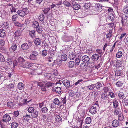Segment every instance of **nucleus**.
Segmentation results:
<instances>
[{
  "mask_svg": "<svg viewBox=\"0 0 128 128\" xmlns=\"http://www.w3.org/2000/svg\"><path fill=\"white\" fill-rule=\"evenodd\" d=\"M45 17L46 16L44 14H40L38 17V19L40 22H42L44 21Z\"/></svg>",
  "mask_w": 128,
  "mask_h": 128,
  "instance_id": "393cba45",
  "label": "nucleus"
},
{
  "mask_svg": "<svg viewBox=\"0 0 128 128\" xmlns=\"http://www.w3.org/2000/svg\"><path fill=\"white\" fill-rule=\"evenodd\" d=\"M63 3L67 7H69L71 5V4L69 2L66 1H64Z\"/></svg>",
  "mask_w": 128,
  "mask_h": 128,
  "instance_id": "bf43d9fd",
  "label": "nucleus"
},
{
  "mask_svg": "<svg viewBox=\"0 0 128 128\" xmlns=\"http://www.w3.org/2000/svg\"><path fill=\"white\" fill-rule=\"evenodd\" d=\"M50 8H46L43 10L45 14H46L50 12Z\"/></svg>",
  "mask_w": 128,
  "mask_h": 128,
  "instance_id": "052dcab7",
  "label": "nucleus"
},
{
  "mask_svg": "<svg viewBox=\"0 0 128 128\" xmlns=\"http://www.w3.org/2000/svg\"><path fill=\"white\" fill-rule=\"evenodd\" d=\"M48 54L47 51L45 50H44L42 52V55L44 56H46Z\"/></svg>",
  "mask_w": 128,
  "mask_h": 128,
  "instance_id": "774afa93",
  "label": "nucleus"
},
{
  "mask_svg": "<svg viewBox=\"0 0 128 128\" xmlns=\"http://www.w3.org/2000/svg\"><path fill=\"white\" fill-rule=\"evenodd\" d=\"M126 35V34L125 33H123L121 35L120 39L121 40H123L125 38Z\"/></svg>",
  "mask_w": 128,
  "mask_h": 128,
  "instance_id": "0e129e2a",
  "label": "nucleus"
},
{
  "mask_svg": "<svg viewBox=\"0 0 128 128\" xmlns=\"http://www.w3.org/2000/svg\"><path fill=\"white\" fill-rule=\"evenodd\" d=\"M44 76L48 80H51L52 79V76L51 74H46L44 75Z\"/></svg>",
  "mask_w": 128,
  "mask_h": 128,
  "instance_id": "72a5a7b5",
  "label": "nucleus"
},
{
  "mask_svg": "<svg viewBox=\"0 0 128 128\" xmlns=\"http://www.w3.org/2000/svg\"><path fill=\"white\" fill-rule=\"evenodd\" d=\"M118 120L120 121H122L124 118V116L122 114H120L118 116Z\"/></svg>",
  "mask_w": 128,
  "mask_h": 128,
  "instance_id": "680f3d73",
  "label": "nucleus"
},
{
  "mask_svg": "<svg viewBox=\"0 0 128 128\" xmlns=\"http://www.w3.org/2000/svg\"><path fill=\"white\" fill-rule=\"evenodd\" d=\"M17 46L15 42H14L10 48V50L11 51L14 52L17 49Z\"/></svg>",
  "mask_w": 128,
  "mask_h": 128,
  "instance_id": "f8f14e48",
  "label": "nucleus"
},
{
  "mask_svg": "<svg viewBox=\"0 0 128 128\" xmlns=\"http://www.w3.org/2000/svg\"><path fill=\"white\" fill-rule=\"evenodd\" d=\"M39 105L42 112L44 113H47L49 109L52 108V106L48 102L46 101L40 103Z\"/></svg>",
  "mask_w": 128,
  "mask_h": 128,
  "instance_id": "f257e3e1",
  "label": "nucleus"
},
{
  "mask_svg": "<svg viewBox=\"0 0 128 128\" xmlns=\"http://www.w3.org/2000/svg\"><path fill=\"white\" fill-rule=\"evenodd\" d=\"M8 24V22H4L2 24L1 27L5 29H8L9 28Z\"/></svg>",
  "mask_w": 128,
  "mask_h": 128,
  "instance_id": "4be33fe9",
  "label": "nucleus"
},
{
  "mask_svg": "<svg viewBox=\"0 0 128 128\" xmlns=\"http://www.w3.org/2000/svg\"><path fill=\"white\" fill-rule=\"evenodd\" d=\"M114 18L115 16L112 14L110 15L108 17V19L112 21H113L114 20Z\"/></svg>",
  "mask_w": 128,
  "mask_h": 128,
  "instance_id": "ea45409f",
  "label": "nucleus"
},
{
  "mask_svg": "<svg viewBox=\"0 0 128 128\" xmlns=\"http://www.w3.org/2000/svg\"><path fill=\"white\" fill-rule=\"evenodd\" d=\"M36 31L39 33H41L43 31V28L39 26L36 28Z\"/></svg>",
  "mask_w": 128,
  "mask_h": 128,
  "instance_id": "c9c22d12",
  "label": "nucleus"
},
{
  "mask_svg": "<svg viewBox=\"0 0 128 128\" xmlns=\"http://www.w3.org/2000/svg\"><path fill=\"white\" fill-rule=\"evenodd\" d=\"M123 85L122 82V81H118L116 84V85L118 87H122Z\"/></svg>",
  "mask_w": 128,
  "mask_h": 128,
  "instance_id": "de8ad7c7",
  "label": "nucleus"
},
{
  "mask_svg": "<svg viewBox=\"0 0 128 128\" xmlns=\"http://www.w3.org/2000/svg\"><path fill=\"white\" fill-rule=\"evenodd\" d=\"M86 123L87 124H90L92 122V119L90 117H88L86 120Z\"/></svg>",
  "mask_w": 128,
  "mask_h": 128,
  "instance_id": "c03bdc74",
  "label": "nucleus"
},
{
  "mask_svg": "<svg viewBox=\"0 0 128 128\" xmlns=\"http://www.w3.org/2000/svg\"><path fill=\"white\" fill-rule=\"evenodd\" d=\"M6 36L5 31L3 29H0V36L1 38H4Z\"/></svg>",
  "mask_w": 128,
  "mask_h": 128,
  "instance_id": "f3484780",
  "label": "nucleus"
},
{
  "mask_svg": "<svg viewBox=\"0 0 128 128\" xmlns=\"http://www.w3.org/2000/svg\"><path fill=\"white\" fill-rule=\"evenodd\" d=\"M24 100V103L23 104H20L22 106H23L25 104H27L28 105L30 106V104L29 103L31 102V100H29L28 101H27V99H24L23 100Z\"/></svg>",
  "mask_w": 128,
  "mask_h": 128,
  "instance_id": "f704fd0d",
  "label": "nucleus"
},
{
  "mask_svg": "<svg viewBox=\"0 0 128 128\" xmlns=\"http://www.w3.org/2000/svg\"><path fill=\"white\" fill-rule=\"evenodd\" d=\"M18 14L14 15L12 16V20L13 22H15L18 19Z\"/></svg>",
  "mask_w": 128,
  "mask_h": 128,
  "instance_id": "a18cd8bd",
  "label": "nucleus"
},
{
  "mask_svg": "<svg viewBox=\"0 0 128 128\" xmlns=\"http://www.w3.org/2000/svg\"><path fill=\"white\" fill-rule=\"evenodd\" d=\"M122 52L121 51L118 52L116 54V57L118 58H120L122 57Z\"/></svg>",
  "mask_w": 128,
  "mask_h": 128,
  "instance_id": "37998d69",
  "label": "nucleus"
},
{
  "mask_svg": "<svg viewBox=\"0 0 128 128\" xmlns=\"http://www.w3.org/2000/svg\"><path fill=\"white\" fill-rule=\"evenodd\" d=\"M94 84L95 86V87L98 90L100 89L102 87V84L100 82H98Z\"/></svg>",
  "mask_w": 128,
  "mask_h": 128,
  "instance_id": "c756f323",
  "label": "nucleus"
},
{
  "mask_svg": "<svg viewBox=\"0 0 128 128\" xmlns=\"http://www.w3.org/2000/svg\"><path fill=\"white\" fill-rule=\"evenodd\" d=\"M26 8H23L21 10H18L17 12L20 16L24 17L26 15Z\"/></svg>",
  "mask_w": 128,
  "mask_h": 128,
  "instance_id": "20e7f679",
  "label": "nucleus"
},
{
  "mask_svg": "<svg viewBox=\"0 0 128 128\" xmlns=\"http://www.w3.org/2000/svg\"><path fill=\"white\" fill-rule=\"evenodd\" d=\"M80 62V60L79 58H77L76 59V66L78 65Z\"/></svg>",
  "mask_w": 128,
  "mask_h": 128,
  "instance_id": "e2e57ef3",
  "label": "nucleus"
},
{
  "mask_svg": "<svg viewBox=\"0 0 128 128\" xmlns=\"http://www.w3.org/2000/svg\"><path fill=\"white\" fill-rule=\"evenodd\" d=\"M48 61L50 62H52V64L54 63L55 62V60H53V58L50 57H49L48 58Z\"/></svg>",
  "mask_w": 128,
  "mask_h": 128,
  "instance_id": "69168bd1",
  "label": "nucleus"
},
{
  "mask_svg": "<svg viewBox=\"0 0 128 128\" xmlns=\"http://www.w3.org/2000/svg\"><path fill=\"white\" fill-rule=\"evenodd\" d=\"M100 56L97 54H95L93 55L92 56V59L94 62L97 61L99 59Z\"/></svg>",
  "mask_w": 128,
  "mask_h": 128,
  "instance_id": "ddd939ff",
  "label": "nucleus"
},
{
  "mask_svg": "<svg viewBox=\"0 0 128 128\" xmlns=\"http://www.w3.org/2000/svg\"><path fill=\"white\" fill-rule=\"evenodd\" d=\"M95 105L96 106L95 107H92L90 110L89 111L92 114H95L96 111V107H97V106L98 107V105L97 104H95Z\"/></svg>",
  "mask_w": 128,
  "mask_h": 128,
  "instance_id": "1a4fd4ad",
  "label": "nucleus"
},
{
  "mask_svg": "<svg viewBox=\"0 0 128 128\" xmlns=\"http://www.w3.org/2000/svg\"><path fill=\"white\" fill-rule=\"evenodd\" d=\"M80 5L78 4H75L73 6V8L74 10H78L80 8Z\"/></svg>",
  "mask_w": 128,
  "mask_h": 128,
  "instance_id": "4c0bfd02",
  "label": "nucleus"
},
{
  "mask_svg": "<svg viewBox=\"0 0 128 128\" xmlns=\"http://www.w3.org/2000/svg\"><path fill=\"white\" fill-rule=\"evenodd\" d=\"M33 113L32 114V116L33 118H37L38 115V112L36 111H34Z\"/></svg>",
  "mask_w": 128,
  "mask_h": 128,
  "instance_id": "2f4dec72",
  "label": "nucleus"
},
{
  "mask_svg": "<svg viewBox=\"0 0 128 128\" xmlns=\"http://www.w3.org/2000/svg\"><path fill=\"white\" fill-rule=\"evenodd\" d=\"M18 124L17 123L13 122L12 124L11 127L12 128H17Z\"/></svg>",
  "mask_w": 128,
  "mask_h": 128,
  "instance_id": "a19ab883",
  "label": "nucleus"
},
{
  "mask_svg": "<svg viewBox=\"0 0 128 128\" xmlns=\"http://www.w3.org/2000/svg\"><path fill=\"white\" fill-rule=\"evenodd\" d=\"M11 119V118L8 115L6 114L3 116V121L4 122H7L10 120Z\"/></svg>",
  "mask_w": 128,
  "mask_h": 128,
  "instance_id": "6e6552de",
  "label": "nucleus"
},
{
  "mask_svg": "<svg viewBox=\"0 0 128 128\" xmlns=\"http://www.w3.org/2000/svg\"><path fill=\"white\" fill-rule=\"evenodd\" d=\"M62 40L65 42H70L73 40V38L72 36H68L67 34H64L62 38Z\"/></svg>",
  "mask_w": 128,
  "mask_h": 128,
  "instance_id": "7ed1b4c3",
  "label": "nucleus"
},
{
  "mask_svg": "<svg viewBox=\"0 0 128 128\" xmlns=\"http://www.w3.org/2000/svg\"><path fill=\"white\" fill-rule=\"evenodd\" d=\"M86 87L90 90H94L95 88V86L94 84H92L87 86Z\"/></svg>",
  "mask_w": 128,
  "mask_h": 128,
  "instance_id": "e433bc0d",
  "label": "nucleus"
},
{
  "mask_svg": "<svg viewBox=\"0 0 128 128\" xmlns=\"http://www.w3.org/2000/svg\"><path fill=\"white\" fill-rule=\"evenodd\" d=\"M41 42V40L38 38H36L34 40V42L37 46L40 44Z\"/></svg>",
  "mask_w": 128,
  "mask_h": 128,
  "instance_id": "aec40b11",
  "label": "nucleus"
},
{
  "mask_svg": "<svg viewBox=\"0 0 128 128\" xmlns=\"http://www.w3.org/2000/svg\"><path fill=\"white\" fill-rule=\"evenodd\" d=\"M118 96L121 99H123L125 97V96L123 92H118Z\"/></svg>",
  "mask_w": 128,
  "mask_h": 128,
  "instance_id": "cd10ccee",
  "label": "nucleus"
},
{
  "mask_svg": "<svg viewBox=\"0 0 128 128\" xmlns=\"http://www.w3.org/2000/svg\"><path fill=\"white\" fill-rule=\"evenodd\" d=\"M119 124L118 121L116 120H114L112 122V125L113 126L115 127H118Z\"/></svg>",
  "mask_w": 128,
  "mask_h": 128,
  "instance_id": "6ab92c4d",
  "label": "nucleus"
},
{
  "mask_svg": "<svg viewBox=\"0 0 128 128\" xmlns=\"http://www.w3.org/2000/svg\"><path fill=\"white\" fill-rule=\"evenodd\" d=\"M101 98L103 100H105L107 98V96L106 94H103L102 95Z\"/></svg>",
  "mask_w": 128,
  "mask_h": 128,
  "instance_id": "4d7b16f0",
  "label": "nucleus"
},
{
  "mask_svg": "<svg viewBox=\"0 0 128 128\" xmlns=\"http://www.w3.org/2000/svg\"><path fill=\"white\" fill-rule=\"evenodd\" d=\"M62 2H59L58 3H53L52 5L50 6L51 8H54V7H57V6L61 5L62 4Z\"/></svg>",
  "mask_w": 128,
  "mask_h": 128,
  "instance_id": "2eb2a0df",
  "label": "nucleus"
},
{
  "mask_svg": "<svg viewBox=\"0 0 128 128\" xmlns=\"http://www.w3.org/2000/svg\"><path fill=\"white\" fill-rule=\"evenodd\" d=\"M8 24V22H4L2 24L1 27L5 29H8L9 28Z\"/></svg>",
  "mask_w": 128,
  "mask_h": 128,
  "instance_id": "5701e85b",
  "label": "nucleus"
},
{
  "mask_svg": "<svg viewBox=\"0 0 128 128\" xmlns=\"http://www.w3.org/2000/svg\"><path fill=\"white\" fill-rule=\"evenodd\" d=\"M4 40L0 39V46H4L5 44Z\"/></svg>",
  "mask_w": 128,
  "mask_h": 128,
  "instance_id": "338daca9",
  "label": "nucleus"
},
{
  "mask_svg": "<svg viewBox=\"0 0 128 128\" xmlns=\"http://www.w3.org/2000/svg\"><path fill=\"white\" fill-rule=\"evenodd\" d=\"M54 84L52 83L51 82H49L45 84V86L46 88H48L52 86Z\"/></svg>",
  "mask_w": 128,
  "mask_h": 128,
  "instance_id": "58836bf2",
  "label": "nucleus"
},
{
  "mask_svg": "<svg viewBox=\"0 0 128 128\" xmlns=\"http://www.w3.org/2000/svg\"><path fill=\"white\" fill-rule=\"evenodd\" d=\"M68 66L70 68H72L74 66L75 63L74 61H70L68 64Z\"/></svg>",
  "mask_w": 128,
  "mask_h": 128,
  "instance_id": "b1692460",
  "label": "nucleus"
},
{
  "mask_svg": "<svg viewBox=\"0 0 128 128\" xmlns=\"http://www.w3.org/2000/svg\"><path fill=\"white\" fill-rule=\"evenodd\" d=\"M24 118L28 122L31 118V117L30 115H28L27 114L24 116Z\"/></svg>",
  "mask_w": 128,
  "mask_h": 128,
  "instance_id": "3c124183",
  "label": "nucleus"
},
{
  "mask_svg": "<svg viewBox=\"0 0 128 128\" xmlns=\"http://www.w3.org/2000/svg\"><path fill=\"white\" fill-rule=\"evenodd\" d=\"M30 59L32 60H36L37 59L36 56L33 54H31L30 55Z\"/></svg>",
  "mask_w": 128,
  "mask_h": 128,
  "instance_id": "864d4df0",
  "label": "nucleus"
},
{
  "mask_svg": "<svg viewBox=\"0 0 128 128\" xmlns=\"http://www.w3.org/2000/svg\"><path fill=\"white\" fill-rule=\"evenodd\" d=\"M76 57V56L74 53H71L69 54L68 58L71 60H73Z\"/></svg>",
  "mask_w": 128,
  "mask_h": 128,
  "instance_id": "a211bd4d",
  "label": "nucleus"
},
{
  "mask_svg": "<svg viewBox=\"0 0 128 128\" xmlns=\"http://www.w3.org/2000/svg\"><path fill=\"white\" fill-rule=\"evenodd\" d=\"M82 59L83 62L87 63L89 62L90 58L88 56H84L82 57Z\"/></svg>",
  "mask_w": 128,
  "mask_h": 128,
  "instance_id": "4468645a",
  "label": "nucleus"
},
{
  "mask_svg": "<svg viewBox=\"0 0 128 128\" xmlns=\"http://www.w3.org/2000/svg\"><path fill=\"white\" fill-rule=\"evenodd\" d=\"M14 24L16 26L18 27H22L23 26L24 24H20V23L18 22H15Z\"/></svg>",
  "mask_w": 128,
  "mask_h": 128,
  "instance_id": "6e6d98bb",
  "label": "nucleus"
},
{
  "mask_svg": "<svg viewBox=\"0 0 128 128\" xmlns=\"http://www.w3.org/2000/svg\"><path fill=\"white\" fill-rule=\"evenodd\" d=\"M66 96L64 97V98H62L61 101L60 102V105H63L66 103Z\"/></svg>",
  "mask_w": 128,
  "mask_h": 128,
  "instance_id": "a878e982",
  "label": "nucleus"
},
{
  "mask_svg": "<svg viewBox=\"0 0 128 128\" xmlns=\"http://www.w3.org/2000/svg\"><path fill=\"white\" fill-rule=\"evenodd\" d=\"M112 30H110L108 34L106 35L107 38L110 40L112 36Z\"/></svg>",
  "mask_w": 128,
  "mask_h": 128,
  "instance_id": "09e8293b",
  "label": "nucleus"
},
{
  "mask_svg": "<svg viewBox=\"0 0 128 128\" xmlns=\"http://www.w3.org/2000/svg\"><path fill=\"white\" fill-rule=\"evenodd\" d=\"M122 102L124 105L125 106H127L128 105V100L126 98L123 100Z\"/></svg>",
  "mask_w": 128,
  "mask_h": 128,
  "instance_id": "49530a36",
  "label": "nucleus"
},
{
  "mask_svg": "<svg viewBox=\"0 0 128 128\" xmlns=\"http://www.w3.org/2000/svg\"><path fill=\"white\" fill-rule=\"evenodd\" d=\"M62 118L60 116H57L55 118V124H58V125H60L62 122Z\"/></svg>",
  "mask_w": 128,
  "mask_h": 128,
  "instance_id": "0eeeda50",
  "label": "nucleus"
},
{
  "mask_svg": "<svg viewBox=\"0 0 128 128\" xmlns=\"http://www.w3.org/2000/svg\"><path fill=\"white\" fill-rule=\"evenodd\" d=\"M32 25L33 27L36 28L39 26L38 22L36 21H34L33 22L32 24Z\"/></svg>",
  "mask_w": 128,
  "mask_h": 128,
  "instance_id": "7c9ffc66",
  "label": "nucleus"
},
{
  "mask_svg": "<svg viewBox=\"0 0 128 128\" xmlns=\"http://www.w3.org/2000/svg\"><path fill=\"white\" fill-rule=\"evenodd\" d=\"M123 12L124 13L126 14V15L125 17L122 18V23L123 24V26H124L126 24V22H128V7L127 6L125 7L124 8Z\"/></svg>",
  "mask_w": 128,
  "mask_h": 128,
  "instance_id": "f03ea898",
  "label": "nucleus"
},
{
  "mask_svg": "<svg viewBox=\"0 0 128 128\" xmlns=\"http://www.w3.org/2000/svg\"><path fill=\"white\" fill-rule=\"evenodd\" d=\"M36 32L35 31L33 30L30 31L29 33L30 36L32 38H35V34Z\"/></svg>",
  "mask_w": 128,
  "mask_h": 128,
  "instance_id": "bb28decb",
  "label": "nucleus"
},
{
  "mask_svg": "<svg viewBox=\"0 0 128 128\" xmlns=\"http://www.w3.org/2000/svg\"><path fill=\"white\" fill-rule=\"evenodd\" d=\"M24 59L23 58H19L18 59V62H17V63L19 64V65L21 66V65L24 64L23 62H24Z\"/></svg>",
  "mask_w": 128,
  "mask_h": 128,
  "instance_id": "dca6fc26",
  "label": "nucleus"
},
{
  "mask_svg": "<svg viewBox=\"0 0 128 128\" xmlns=\"http://www.w3.org/2000/svg\"><path fill=\"white\" fill-rule=\"evenodd\" d=\"M62 83L67 88H68L70 86V82L66 80H64Z\"/></svg>",
  "mask_w": 128,
  "mask_h": 128,
  "instance_id": "9b49d317",
  "label": "nucleus"
},
{
  "mask_svg": "<svg viewBox=\"0 0 128 128\" xmlns=\"http://www.w3.org/2000/svg\"><path fill=\"white\" fill-rule=\"evenodd\" d=\"M54 90L55 92L58 94H60L62 90L60 87H57L55 88Z\"/></svg>",
  "mask_w": 128,
  "mask_h": 128,
  "instance_id": "473e14b6",
  "label": "nucleus"
},
{
  "mask_svg": "<svg viewBox=\"0 0 128 128\" xmlns=\"http://www.w3.org/2000/svg\"><path fill=\"white\" fill-rule=\"evenodd\" d=\"M34 64L32 63L27 62L21 65V67L26 68H29L30 67H32Z\"/></svg>",
  "mask_w": 128,
  "mask_h": 128,
  "instance_id": "39448f33",
  "label": "nucleus"
},
{
  "mask_svg": "<svg viewBox=\"0 0 128 128\" xmlns=\"http://www.w3.org/2000/svg\"><path fill=\"white\" fill-rule=\"evenodd\" d=\"M113 106L115 108H116L118 106V103L116 100H114L113 102Z\"/></svg>",
  "mask_w": 128,
  "mask_h": 128,
  "instance_id": "8fccbe9b",
  "label": "nucleus"
},
{
  "mask_svg": "<svg viewBox=\"0 0 128 128\" xmlns=\"http://www.w3.org/2000/svg\"><path fill=\"white\" fill-rule=\"evenodd\" d=\"M5 61V59L4 56L1 54L0 53V62H4Z\"/></svg>",
  "mask_w": 128,
  "mask_h": 128,
  "instance_id": "603ef678",
  "label": "nucleus"
},
{
  "mask_svg": "<svg viewBox=\"0 0 128 128\" xmlns=\"http://www.w3.org/2000/svg\"><path fill=\"white\" fill-rule=\"evenodd\" d=\"M96 52L100 55V56H102L103 54L102 50L99 49L97 50H96Z\"/></svg>",
  "mask_w": 128,
  "mask_h": 128,
  "instance_id": "13d9d810",
  "label": "nucleus"
},
{
  "mask_svg": "<svg viewBox=\"0 0 128 128\" xmlns=\"http://www.w3.org/2000/svg\"><path fill=\"white\" fill-rule=\"evenodd\" d=\"M22 49L24 50H26L28 48V46L27 43L22 44Z\"/></svg>",
  "mask_w": 128,
  "mask_h": 128,
  "instance_id": "412c9836",
  "label": "nucleus"
},
{
  "mask_svg": "<svg viewBox=\"0 0 128 128\" xmlns=\"http://www.w3.org/2000/svg\"><path fill=\"white\" fill-rule=\"evenodd\" d=\"M18 89L20 90H22L24 88V85L22 82L18 83Z\"/></svg>",
  "mask_w": 128,
  "mask_h": 128,
  "instance_id": "c85d7f7f",
  "label": "nucleus"
},
{
  "mask_svg": "<svg viewBox=\"0 0 128 128\" xmlns=\"http://www.w3.org/2000/svg\"><path fill=\"white\" fill-rule=\"evenodd\" d=\"M67 55L65 54H64L61 56V60H59V61H57V63L58 64L59 66H60L61 65L62 61H66L67 60Z\"/></svg>",
  "mask_w": 128,
  "mask_h": 128,
  "instance_id": "423d86ee",
  "label": "nucleus"
},
{
  "mask_svg": "<svg viewBox=\"0 0 128 128\" xmlns=\"http://www.w3.org/2000/svg\"><path fill=\"white\" fill-rule=\"evenodd\" d=\"M83 81L82 80H78L77 82H76L74 84V86H76L78 84H80Z\"/></svg>",
  "mask_w": 128,
  "mask_h": 128,
  "instance_id": "5fc2aeb1",
  "label": "nucleus"
},
{
  "mask_svg": "<svg viewBox=\"0 0 128 128\" xmlns=\"http://www.w3.org/2000/svg\"><path fill=\"white\" fill-rule=\"evenodd\" d=\"M8 90H9L12 91H15V86L14 84H11L7 85L6 86Z\"/></svg>",
  "mask_w": 128,
  "mask_h": 128,
  "instance_id": "9d476101",
  "label": "nucleus"
},
{
  "mask_svg": "<svg viewBox=\"0 0 128 128\" xmlns=\"http://www.w3.org/2000/svg\"><path fill=\"white\" fill-rule=\"evenodd\" d=\"M54 102L55 105H60V102L58 98H56L55 99Z\"/></svg>",
  "mask_w": 128,
  "mask_h": 128,
  "instance_id": "79ce46f5",
  "label": "nucleus"
}]
</instances>
